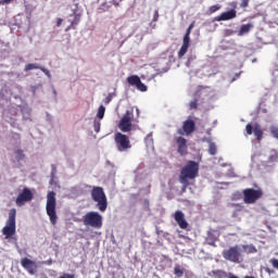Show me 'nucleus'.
<instances>
[{
    "label": "nucleus",
    "mask_w": 278,
    "mask_h": 278,
    "mask_svg": "<svg viewBox=\"0 0 278 278\" xmlns=\"http://www.w3.org/2000/svg\"><path fill=\"white\" fill-rule=\"evenodd\" d=\"M58 200L55 199V192L49 191L47 194L46 212L49 216L51 225H58Z\"/></svg>",
    "instance_id": "obj_1"
},
{
    "label": "nucleus",
    "mask_w": 278,
    "mask_h": 278,
    "mask_svg": "<svg viewBox=\"0 0 278 278\" xmlns=\"http://www.w3.org/2000/svg\"><path fill=\"white\" fill-rule=\"evenodd\" d=\"M199 177V163L194 161H188V163L181 168L179 179L186 184V180L197 179Z\"/></svg>",
    "instance_id": "obj_2"
},
{
    "label": "nucleus",
    "mask_w": 278,
    "mask_h": 278,
    "mask_svg": "<svg viewBox=\"0 0 278 278\" xmlns=\"http://www.w3.org/2000/svg\"><path fill=\"white\" fill-rule=\"evenodd\" d=\"M16 235V208L9 211V217L5 222V226L2 228V236L5 240H10L12 236Z\"/></svg>",
    "instance_id": "obj_3"
},
{
    "label": "nucleus",
    "mask_w": 278,
    "mask_h": 278,
    "mask_svg": "<svg viewBox=\"0 0 278 278\" xmlns=\"http://www.w3.org/2000/svg\"><path fill=\"white\" fill-rule=\"evenodd\" d=\"M91 199L97 203L98 210L101 212L108 210V195H105L103 187H93L91 189Z\"/></svg>",
    "instance_id": "obj_4"
},
{
    "label": "nucleus",
    "mask_w": 278,
    "mask_h": 278,
    "mask_svg": "<svg viewBox=\"0 0 278 278\" xmlns=\"http://www.w3.org/2000/svg\"><path fill=\"white\" fill-rule=\"evenodd\" d=\"M243 194V203L247 205H253L264 197V190L262 188L257 187L256 189L253 188H247L242 191Z\"/></svg>",
    "instance_id": "obj_5"
},
{
    "label": "nucleus",
    "mask_w": 278,
    "mask_h": 278,
    "mask_svg": "<svg viewBox=\"0 0 278 278\" xmlns=\"http://www.w3.org/2000/svg\"><path fill=\"white\" fill-rule=\"evenodd\" d=\"M83 223L86 227L101 229L103 227V216L99 212L91 211L83 216Z\"/></svg>",
    "instance_id": "obj_6"
},
{
    "label": "nucleus",
    "mask_w": 278,
    "mask_h": 278,
    "mask_svg": "<svg viewBox=\"0 0 278 278\" xmlns=\"http://www.w3.org/2000/svg\"><path fill=\"white\" fill-rule=\"evenodd\" d=\"M134 109L127 110L119 119L117 127L123 131V134H127L134 129Z\"/></svg>",
    "instance_id": "obj_7"
},
{
    "label": "nucleus",
    "mask_w": 278,
    "mask_h": 278,
    "mask_svg": "<svg viewBox=\"0 0 278 278\" xmlns=\"http://www.w3.org/2000/svg\"><path fill=\"white\" fill-rule=\"evenodd\" d=\"M223 257L227 262H232V264H240L242 262V251L240 245L230 247L223 251Z\"/></svg>",
    "instance_id": "obj_8"
},
{
    "label": "nucleus",
    "mask_w": 278,
    "mask_h": 278,
    "mask_svg": "<svg viewBox=\"0 0 278 278\" xmlns=\"http://www.w3.org/2000/svg\"><path fill=\"white\" fill-rule=\"evenodd\" d=\"M114 142L119 153L129 151V149H131V140H129V137L123 132H115Z\"/></svg>",
    "instance_id": "obj_9"
},
{
    "label": "nucleus",
    "mask_w": 278,
    "mask_h": 278,
    "mask_svg": "<svg viewBox=\"0 0 278 278\" xmlns=\"http://www.w3.org/2000/svg\"><path fill=\"white\" fill-rule=\"evenodd\" d=\"M34 200V193L31 192V189L25 187L22 192L18 193L15 204L17 207H23L26 203H29V201Z\"/></svg>",
    "instance_id": "obj_10"
},
{
    "label": "nucleus",
    "mask_w": 278,
    "mask_h": 278,
    "mask_svg": "<svg viewBox=\"0 0 278 278\" xmlns=\"http://www.w3.org/2000/svg\"><path fill=\"white\" fill-rule=\"evenodd\" d=\"M247 136H252L254 134L256 140L261 142L264 137V130H262V126L255 124L254 126L251 124H247L245 126Z\"/></svg>",
    "instance_id": "obj_11"
},
{
    "label": "nucleus",
    "mask_w": 278,
    "mask_h": 278,
    "mask_svg": "<svg viewBox=\"0 0 278 278\" xmlns=\"http://www.w3.org/2000/svg\"><path fill=\"white\" fill-rule=\"evenodd\" d=\"M190 34H192V29L187 28V31L182 38V46L178 51V58L181 60L186 53H188V49H190Z\"/></svg>",
    "instance_id": "obj_12"
},
{
    "label": "nucleus",
    "mask_w": 278,
    "mask_h": 278,
    "mask_svg": "<svg viewBox=\"0 0 278 278\" xmlns=\"http://www.w3.org/2000/svg\"><path fill=\"white\" fill-rule=\"evenodd\" d=\"M174 140L177 144V151L179 155L186 156L188 154V140L178 136H174Z\"/></svg>",
    "instance_id": "obj_13"
},
{
    "label": "nucleus",
    "mask_w": 278,
    "mask_h": 278,
    "mask_svg": "<svg viewBox=\"0 0 278 278\" xmlns=\"http://www.w3.org/2000/svg\"><path fill=\"white\" fill-rule=\"evenodd\" d=\"M127 81L129 86H136L137 90H139L140 92H147L148 90L147 85H144L142 80H140V76L138 75L129 76L127 78Z\"/></svg>",
    "instance_id": "obj_14"
},
{
    "label": "nucleus",
    "mask_w": 278,
    "mask_h": 278,
    "mask_svg": "<svg viewBox=\"0 0 278 278\" xmlns=\"http://www.w3.org/2000/svg\"><path fill=\"white\" fill-rule=\"evenodd\" d=\"M21 264H22L23 268H25V270H27V273H29V275H36V270L38 269L36 262H34L27 257H24L21 260Z\"/></svg>",
    "instance_id": "obj_15"
},
{
    "label": "nucleus",
    "mask_w": 278,
    "mask_h": 278,
    "mask_svg": "<svg viewBox=\"0 0 278 278\" xmlns=\"http://www.w3.org/2000/svg\"><path fill=\"white\" fill-rule=\"evenodd\" d=\"M174 219L180 229H188L189 224L188 220H186V215L184 214V212L176 211L174 213Z\"/></svg>",
    "instance_id": "obj_16"
},
{
    "label": "nucleus",
    "mask_w": 278,
    "mask_h": 278,
    "mask_svg": "<svg viewBox=\"0 0 278 278\" xmlns=\"http://www.w3.org/2000/svg\"><path fill=\"white\" fill-rule=\"evenodd\" d=\"M237 14L238 12L236 9H231L229 11L223 12L219 16H216L214 21H217L218 23H220V21H231L236 18Z\"/></svg>",
    "instance_id": "obj_17"
},
{
    "label": "nucleus",
    "mask_w": 278,
    "mask_h": 278,
    "mask_svg": "<svg viewBox=\"0 0 278 278\" xmlns=\"http://www.w3.org/2000/svg\"><path fill=\"white\" fill-rule=\"evenodd\" d=\"M182 129H185L186 136H191L197 129V124L192 119H187L182 124Z\"/></svg>",
    "instance_id": "obj_18"
},
{
    "label": "nucleus",
    "mask_w": 278,
    "mask_h": 278,
    "mask_svg": "<svg viewBox=\"0 0 278 278\" xmlns=\"http://www.w3.org/2000/svg\"><path fill=\"white\" fill-rule=\"evenodd\" d=\"M203 90H205V87H203V86L198 87V90L195 91V97H198V98H194V100H192L189 103L190 110H197L199 108V98L203 93Z\"/></svg>",
    "instance_id": "obj_19"
},
{
    "label": "nucleus",
    "mask_w": 278,
    "mask_h": 278,
    "mask_svg": "<svg viewBox=\"0 0 278 278\" xmlns=\"http://www.w3.org/2000/svg\"><path fill=\"white\" fill-rule=\"evenodd\" d=\"M251 29H253V24H251V23L243 24L238 31V36H244L245 34H249V31H251Z\"/></svg>",
    "instance_id": "obj_20"
},
{
    "label": "nucleus",
    "mask_w": 278,
    "mask_h": 278,
    "mask_svg": "<svg viewBox=\"0 0 278 278\" xmlns=\"http://www.w3.org/2000/svg\"><path fill=\"white\" fill-rule=\"evenodd\" d=\"M231 273H227L223 269L213 270L214 278H229Z\"/></svg>",
    "instance_id": "obj_21"
},
{
    "label": "nucleus",
    "mask_w": 278,
    "mask_h": 278,
    "mask_svg": "<svg viewBox=\"0 0 278 278\" xmlns=\"http://www.w3.org/2000/svg\"><path fill=\"white\" fill-rule=\"evenodd\" d=\"M80 21H81V15L75 13L74 14V20L71 22V25L67 27L66 31H68V29H75V26L79 25Z\"/></svg>",
    "instance_id": "obj_22"
},
{
    "label": "nucleus",
    "mask_w": 278,
    "mask_h": 278,
    "mask_svg": "<svg viewBox=\"0 0 278 278\" xmlns=\"http://www.w3.org/2000/svg\"><path fill=\"white\" fill-rule=\"evenodd\" d=\"M267 162H268V164H275V162H278V151L277 150H270Z\"/></svg>",
    "instance_id": "obj_23"
},
{
    "label": "nucleus",
    "mask_w": 278,
    "mask_h": 278,
    "mask_svg": "<svg viewBox=\"0 0 278 278\" xmlns=\"http://www.w3.org/2000/svg\"><path fill=\"white\" fill-rule=\"evenodd\" d=\"M184 273H186V269H184L181 267V265H176L174 267V275L177 277V278H181L184 277Z\"/></svg>",
    "instance_id": "obj_24"
},
{
    "label": "nucleus",
    "mask_w": 278,
    "mask_h": 278,
    "mask_svg": "<svg viewBox=\"0 0 278 278\" xmlns=\"http://www.w3.org/2000/svg\"><path fill=\"white\" fill-rule=\"evenodd\" d=\"M39 70L40 71V64L38 63H29L25 65L24 71L25 73H28V71Z\"/></svg>",
    "instance_id": "obj_25"
},
{
    "label": "nucleus",
    "mask_w": 278,
    "mask_h": 278,
    "mask_svg": "<svg viewBox=\"0 0 278 278\" xmlns=\"http://www.w3.org/2000/svg\"><path fill=\"white\" fill-rule=\"evenodd\" d=\"M105 116V106L100 105L98 109L97 117L100 118V121Z\"/></svg>",
    "instance_id": "obj_26"
},
{
    "label": "nucleus",
    "mask_w": 278,
    "mask_h": 278,
    "mask_svg": "<svg viewBox=\"0 0 278 278\" xmlns=\"http://www.w3.org/2000/svg\"><path fill=\"white\" fill-rule=\"evenodd\" d=\"M208 153L210 155H216L217 153L216 143L212 142L208 144Z\"/></svg>",
    "instance_id": "obj_27"
},
{
    "label": "nucleus",
    "mask_w": 278,
    "mask_h": 278,
    "mask_svg": "<svg viewBox=\"0 0 278 278\" xmlns=\"http://www.w3.org/2000/svg\"><path fill=\"white\" fill-rule=\"evenodd\" d=\"M15 155H16L17 162L25 160V153L23 152V150H16Z\"/></svg>",
    "instance_id": "obj_28"
},
{
    "label": "nucleus",
    "mask_w": 278,
    "mask_h": 278,
    "mask_svg": "<svg viewBox=\"0 0 278 278\" xmlns=\"http://www.w3.org/2000/svg\"><path fill=\"white\" fill-rule=\"evenodd\" d=\"M243 249L247 253H257V249L254 245H243Z\"/></svg>",
    "instance_id": "obj_29"
},
{
    "label": "nucleus",
    "mask_w": 278,
    "mask_h": 278,
    "mask_svg": "<svg viewBox=\"0 0 278 278\" xmlns=\"http://www.w3.org/2000/svg\"><path fill=\"white\" fill-rule=\"evenodd\" d=\"M218 10H220V4L212 5L208 9V14H214V12H218Z\"/></svg>",
    "instance_id": "obj_30"
},
{
    "label": "nucleus",
    "mask_w": 278,
    "mask_h": 278,
    "mask_svg": "<svg viewBox=\"0 0 278 278\" xmlns=\"http://www.w3.org/2000/svg\"><path fill=\"white\" fill-rule=\"evenodd\" d=\"M179 181L182 186L181 191L186 192V190H188V186H190V180H186V182H182L181 178H179Z\"/></svg>",
    "instance_id": "obj_31"
},
{
    "label": "nucleus",
    "mask_w": 278,
    "mask_h": 278,
    "mask_svg": "<svg viewBox=\"0 0 278 278\" xmlns=\"http://www.w3.org/2000/svg\"><path fill=\"white\" fill-rule=\"evenodd\" d=\"M93 129L97 134H99V131H101V122L99 121H94L93 123Z\"/></svg>",
    "instance_id": "obj_32"
},
{
    "label": "nucleus",
    "mask_w": 278,
    "mask_h": 278,
    "mask_svg": "<svg viewBox=\"0 0 278 278\" xmlns=\"http://www.w3.org/2000/svg\"><path fill=\"white\" fill-rule=\"evenodd\" d=\"M115 94L114 93H109V96L105 98L104 103L105 105H108L109 103L112 102V100L114 99Z\"/></svg>",
    "instance_id": "obj_33"
},
{
    "label": "nucleus",
    "mask_w": 278,
    "mask_h": 278,
    "mask_svg": "<svg viewBox=\"0 0 278 278\" xmlns=\"http://www.w3.org/2000/svg\"><path fill=\"white\" fill-rule=\"evenodd\" d=\"M39 71H41L42 73H45V75H47V77H51V72H49V70H47L43 66L39 67Z\"/></svg>",
    "instance_id": "obj_34"
},
{
    "label": "nucleus",
    "mask_w": 278,
    "mask_h": 278,
    "mask_svg": "<svg viewBox=\"0 0 278 278\" xmlns=\"http://www.w3.org/2000/svg\"><path fill=\"white\" fill-rule=\"evenodd\" d=\"M159 20H160V11L155 10L153 15V22L157 23Z\"/></svg>",
    "instance_id": "obj_35"
},
{
    "label": "nucleus",
    "mask_w": 278,
    "mask_h": 278,
    "mask_svg": "<svg viewBox=\"0 0 278 278\" xmlns=\"http://www.w3.org/2000/svg\"><path fill=\"white\" fill-rule=\"evenodd\" d=\"M271 136H274V138H277V140H278V128L277 127L271 128Z\"/></svg>",
    "instance_id": "obj_36"
},
{
    "label": "nucleus",
    "mask_w": 278,
    "mask_h": 278,
    "mask_svg": "<svg viewBox=\"0 0 278 278\" xmlns=\"http://www.w3.org/2000/svg\"><path fill=\"white\" fill-rule=\"evenodd\" d=\"M14 0H0V5H10Z\"/></svg>",
    "instance_id": "obj_37"
},
{
    "label": "nucleus",
    "mask_w": 278,
    "mask_h": 278,
    "mask_svg": "<svg viewBox=\"0 0 278 278\" xmlns=\"http://www.w3.org/2000/svg\"><path fill=\"white\" fill-rule=\"evenodd\" d=\"M56 174H58V167H55V165H52V172H51L52 179L53 177H55Z\"/></svg>",
    "instance_id": "obj_38"
},
{
    "label": "nucleus",
    "mask_w": 278,
    "mask_h": 278,
    "mask_svg": "<svg viewBox=\"0 0 278 278\" xmlns=\"http://www.w3.org/2000/svg\"><path fill=\"white\" fill-rule=\"evenodd\" d=\"M270 264L273 265L274 268H278V260L277 258H271Z\"/></svg>",
    "instance_id": "obj_39"
},
{
    "label": "nucleus",
    "mask_w": 278,
    "mask_h": 278,
    "mask_svg": "<svg viewBox=\"0 0 278 278\" xmlns=\"http://www.w3.org/2000/svg\"><path fill=\"white\" fill-rule=\"evenodd\" d=\"M249 1H251V0H242L240 7L241 8H249Z\"/></svg>",
    "instance_id": "obj_40"
},
{
    "label": "nucleus",
    "mask_w": 278,
    "mask_h": 278,
    "mask_svg": "<svg viewBox=\"0 0 278 278\" xmlns=\"http://www.w3.org/2000/svg\"><path fill=\"white\" fill-rule=\"evenodd\" d=\"M177 134H178V136H186V129L178 128Z\"/></svg>",
    "instance_id": "obj_41"
},
{
    "label": "nucleus",
    "mask_w": 278,
    "mask_h": 278,
    "mask_svg": "<svg viewBox=\"0 0 278 278\" xmlns=\"http://www.w3.org/2000/svg\"><path fill=\"white\" fill-rule=\"evenodd\" d=\"M149 205H150L149 200L146 199V200L143 201V207H144V210L149 211Z\"/></svg>",
    "instance_id": "obj_42"
},
{
    "label": "nucleus",
    "mask_w": 278,
    "mask_h": 278,
    "mask_svg": "<svg viewBox=\"0 0 278 278\" xmlns=\"http://www.w3.org/2000/svg\"><path fill=\"white\" fill-rule=\"evenodd\" d=\"M62 18H58L56 20V27H61L62 26Z\"/></svg>",
    "instance_id": "obj_43"
},
{
    "label": "nucleus",
    "mask_w": 278,
    "mask_h": 278,
    "mask_svg": "<svg viewBox=\"0 0 278 278\" xmlns=\"http://www.w3.org/2000/svg\"><path fill=\"white\" fill-rule=\"evenodd\" d=\"M113 5H115V8H118L119 2L117 0H113Z\"/></svg>",
    "instance_id": "obj_44"
},
{
    "label": "nucleus",
    "mask_w": 278,
    "mask_h": 278,
    "mask_svg": "<svg viewBox=\"0 0 278 278\" xmlns=\"http://www.w3.org/2000/svg\"><path fill=\"white\" fill-rule=\"evenodd\" d=\"M188 29H194V23H191L190 25H189V27H188Z\"/></svg>",
    "instance_id": "obj_45"
},
{
    "label": "nucleus",
    "mask_w": 278,
    "mask_h": 278,
    "mask_svg": "<svg viewBox=\"0 0 278 278\" xmlns=\"http://www.w3.org/2000/svg\"><path fill=\"white\" fill-rule=\"evenodd\" d=\"M229 278H239V277L233 274H230Z\"/></svg>",
    "instance_id": "obj_46"
},
{
    "label": "nucleus",
    "mask_w": 278,
    "mask_h": 278,
    "mask_svg": "<svg viewBox=\"0 0 278 278\" xmlns=\"http://www.w3.org/2000/svg\"><path fill=\"white\" fill-rule=\"evenodd\" d=\"M228 31H230V34H233V31H231V30H228Z\"/></svg>",
    "instance_id": "obj_47"
}]
</instances>
